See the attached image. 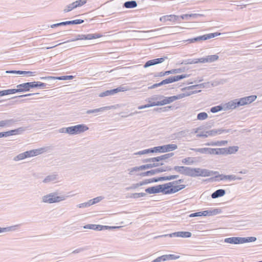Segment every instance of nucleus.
I'll return each mask as SVG.
<instances>
[{
	"label": "nucleus",
	"mask_w": 262,
	"mask_h": 262,
	"mask_svg": "<svg viewBox=\"0 0 262 262\" xmlns=\"http://www.w3.org/2000/svg\"><path fill=\"white\" fill-rule=\"evenodd\" d=\"M76 8V6H75L74 3H72L68 5L67 6L66 9H64L63 11L64 12H69V11H71V10H72L73 9H74V8Z\"/></svg>",
	"instance_id": "obj_46"
},
{
	"label": "nucleus",
	"mask_w": 262,
	"mask_h": 262,
	"mask_svg": "<svg viewBox=\"0 0 262 262\" xmlns=\"http://www.w3.org/2000/svg\"><path fill=\"white\" fill-rule=\"evenodd\" d=\"M179 16L176 15H165L160 17V20L161 21L165 22L166 21H176L178 20Z\"/></svg>",
	"instance_id": "obj_24"
},
{
	"label": "nucleus",
	"mask_w": 262,
	"mask_h": 262,
	"mask_svg": "<svg viewBox=\"0 0 262 262\" xmlns=\"http://www.w3.org/2000/svg\"><path fill=\"white\" fill-rule=\"evenodd\" d=\"M219 56L217 55H209L205 57L200 58V63L212 62L219 59Z\"/></svg>",
	"instance_id": "obj_22"
},
{
	"label": "nucleus",
	"mask_w": 262,
	"mask_h": 262,
	"mask_svg": "<svg viewBox=\"0 0 262 262\" xmlns=\"http://www.w3.org/2000/svg\"><path fill=\"white\" fill-rule=\"evenodd\" d=\"M165 256L167 257L166 260H170V259H176L179 257V256H176L174 254H168V255H165Z\"/></svg>",
	"instance_id": "obj_60"
},
{
	"label": "nucleus",
	"mask_w": 262,
	"mask_h": 262,
	"mask_svg": "<svg viewBox=\"0 0 262 262\" xmlns=\"http://www.w3.org/2000/svg\"><path fill=\"white\" fill-rule=\"evenodd\" d=\"M59 133H68L70 134V128L68 127H62L59 129Z\"/></svg>",
	"instance_id": "obj_55"
},
{
	"label": "nucleus",
	"mask_w": 262,
	"mask_h": 262,
	"mask_svg": "<svg viewBox=\"0 0 262 262\" xmlns=\"http://www.w3.org/2000/svg\"><path fill=\"white\" fill-rule=\"evenodd\" d=\"M191 233L188 231H179L176 232L169 234V236L172 237H190L191 236Z\"/></svg>",
	"instance_id": "obj_19"
},
{
	"label": "nucleus",
	"mask_w": 262,
	"mask_h": 262,
	"mask_svg": "<svg viewBox=\"0 0 262 262\" xmlns=\"http://www.w3.org/2000/svg\"><path fill=\"white\" fill-rule=\"evenodd\" d=\"M159 83H160V84L161 86L162 85L172 83V78L171 77H169L168 78L162 80L161 82H160Z\"/></svg>",
	"instance_id": "obj_54"
},
{
	"label": "nucleus",
	"mask_w": 262,
	"mask_h": 262,
	"mask_svg": "<svg viewBox=\"0 0 262 262\" xmlns=\"http://www.w3.org/2000/svg\"><path fill=\"white\" fill-rule=\"evenodd\" d=\"M170 187V183H166L163 185H159L146 188L145 191L149 194H155L162 192L165 194L166 189Z\"/></svg>",
	"instance_id": "obj_6"
},
{
	"label": "nucleus",
	"mask_w": 262,
	"mask_h": 262,
	"mask_svg": "<svg viewBox=\"0 0 262 262\" xmlns=\"http://www.w3.org/2000/svg\"><path fill=\"white\" fill-rule=\"evenodd\" d=\"M217 213H219L218 209H214L213 211L206 210V211H202L201 214H202V215L206 216L207 215H212V214H216Z\"/></svg>",
	"instance_id": "obj_38"
},
{
	"label": "nucleus",
	"mask_w": 262,
	"mask_h": 262,
	"mask_svg": "<svg viewBox=\"0 0 262 262\" xmlns=\"http://www.w3.org/2000/svg\"><path fill=\"white\" fill-rule=\"evenodd\" d=\"M222 110H223V107H222V106L217 105V106H213V107H211L210 109V111H211V112H212L213 113H215L219 111H222Z\"/></svg>",
	"instance_id": "obj_47"
},
{
	"label": "nucleus",
	"mask_w": 262,
	"mask_h": 262,
	"mask_svg": "<svg viewBox=\"0 0 262 262\" xmlns=\"http://www.w3.org/2000/svg\"><path fill=\"white\" fill-rule=\"evenodd\" d=\"M84 22V20L82 19H76L73 20H70V21H63L57 24H55L53 25H52L51 26V27L53 28L57 27H59L60 26H64L67 25H77V24H80Z\"/></svg>",
	"instance_id": "obj_16"
},
{
	"label": "nucleus",
	"mask_w": 262,
	"mask_h": 262,
	"mask_svg": "<svg viewBox=\"0 0 262 262\" xmlns=\"http://www.w3.org/2000/svg\"><path fill=\"white\" fill-rule=\"evenodd\" d=\"M137 6V3L135 1H127L123 4V7L126 8H134Z\"/></svg>",
	"instance_id": "obj_32"
},
{
	"label": "nucleus",
	"mask_w": 262,
	"mask_h": 262,
	"mask_svg": "<svg viewBox=\"0 0 262 262\" xmlns=\"http://www.w3.org/2000/svg\"><path fill=\"white\" fill-rule=\"evenodd\" d=\"M238 147L237 146H230L229 147H226V155H231L236 153L238 150Z\"/></svg>",
	"instance_id": "obj_30"
},
{
	"label": "nucleus",
	"mask_w": 262,
	"mask_h": 262,
	"mask_svg": "<svg viewBox=\"0 0 262 262\" xmlns=\"http://www.w3.org/2000/svg\"><path fill=\"white\" fill-rule=\"evenodd\" d=\"M34 72L19 71L18 74H23L27 76H33L34 75Z\"/></svg>",
	"instance_id": "obj_51"
},
{
	"label": "nucleus",
	"mask_w": 262,
	"mask_h": 262,
	"mask_svg": "<svg viewBox=\"0 0 262 262\" xmlns=\"http://www.w3.org/2000/svg\"><path fill=\"white\" fill-rule=\"evenodd\" d=\"M189 77V75H187V74H183V75H177V76H172V77H171V78H172V82H176V81H178L180 80H181L183 78H187Z\"/></svg>",
	"instance_id": "obj_35"
},
{
	"label": "nucleus",
	"mask_w": 262,
	"mask_h": 262,
	"mask_svg": "<svg viewBox=\"0 0 262 262\" xmlns=\"http://www.w3.org/2000/svg\"><path fill=\"white\" fill-rule=\"evenodd\" d=\"M208 136H209V135L207 133V131L203 132H202L201 133H200V134H198L196 135L197 137L207 138Z\"/></svg>",
	"instance_id": "obj_62"
},
{
	"label": "nucleus",
	"mask_w": 262,
	"mask_h": 262,
	"mask_svg": "<svg viewBox=\"0 0 262 262\" xmlns=\"http://www.w3.org/2000/svg\"><path fill=\"white\" fill-rule=\"evenodd\" d=\"M156 174V169H152L146 172H142L140 174H137V175L140 176L141 177H145L148 176H152Z\"/></svg>",
	"instance_id": "obj_34"
},
{
	"label": "nucleus",
	"mask_w": 262,
	"mask_h": 262,
	"mask_svg": "<svg viewBox=\"0 0 262 262\" xmlns=\"http://www.w3.org/2000/svg\"><path fill=\"white\" fill-rule=\"evenodd\" d=\"M19 226H20L19 225H16L7 227H4V228L0 227V233L7 232H10V231H15L18 229V228L19 227Z\"/></svg>",
	"instance_id": "obj_27"
},
{
	"label": "nucleus",
	"mask_w": 262,
	"mask_h": 262,
	"mask_svg": "<svg viewBox=\"0 0 262 262\" xmlns=\"http://www.w3.org/2000/svg\"><path fill=\"white\" fill-rule=\"evenodd\" d=\"M208 114L205 112H202L198 114L197 119L199 120H204L208 118Z\"/></svg>",
	"instance_id": "obj_40"
},
{
	"label": "nucleus",
	"mask_w": 262,
	"mask_h": 262,
	"mask_svg": "<svg viewBox=\"0 0 262 262\" xmlns=\"http://www.w3.org/2000/svg\"><path fill=\"white\" fill-rule=\"evenodd\" d=\"M179 177L178 175H171L169 176L164 177V181H170L173 179H177Z\"/></svg>",
	"instance_id": "obj_58"
},
{
	"label": "nucleus",
	"mask_w": 262,
	"mask_h": 262,
	"mask_svg": "<svg viewBox=\"0 0 262 262\" xmlns=\"http://www.w3.org/2000/svg\"><path fill=\"white\" fill-rule=\"evenodd\" d=\"M57 179V176L55 174L50 175L46 177L43 180L44 183H49L51 181H55Z\"/></svg>",
	"instance_id": "obj_36"
},
{
	"label": "nucleus",
	"mask_w": 262,
	"mask_h": 262,
	"mask_svg": "<svg viewBox=\"0 0 262 262\" xmlns=\"http://www.w3.org/2000/svg\"><path fill=\"white\" fill-rule=\"evenodd\" d=\"M196 172H194V175L193 177L202 176V177H208L213 175V174H215L218 173L217 171H211L207 169H201L198 168H194Z\"/></svg>",
	"instance_id": "obj_12"
},
{
	"label": "nucleus",
	"mask_w": 262,
	"mask_h": 262,
	"mask_svg": "<svg viewBox=\"0 0 262 262\" xmlns=\"http://www.w3.org/2000/svg\"><path fill=\"white\" fill-rule=\"evenodd\" d=\"M228 141L226 140L217 141H211L205 144L206 146H225L227 145Z\"/></svg>",
	"instance_id": "obj_25"
},
{
	"label": "nucleus",
	"mask_w": 262,
	"mask_h": 262,
	"mask_svg": "<svg viewBox=\"0 0 262 262\" xmlns=\"http://www.w3.org/2000/svg\"><path fill=\"white\" fill-rule=\"evenodd\" d=\"M25 130V128L24 127H21L17 129L9 130L10 132V135H16L19 134V132H22Z\"/></svg>",
	"instance_id": "obj_45"
},
{
	"label": "nucleus",
	"mask_w": 262,
	"mask_h": 262,
	"mask_svg": "<svg viewBox=\"0 0 262 262\" xmlns=\"http://www.w3.org/2000/svg\"><path fill=\"white\" fill-rule=\"evenodd\" d=\"M102 35L99 33L89 34H78L75 38L70 40V41H75L78 40H91L93 39L101 37Z\"/></svg>",
	"instance_id": "obj_9"
},
{
	"label": "nucleus",
	"mask_w": 262,
	"mask_h": 262,
	"mask_svg": "<svg viewBox=\"0 0 262 262\" xmlns=\"http://www.w3.org/2000/svg\"><path fill=\"white\" fill-rule=\"evenodd\" d=\"M192 150H193L195 152H198L202 154H207V147L204 148H191Z\"/></svg>",
	"instance_id": "obj_44"
},
{
	"label": "nucleus",
	"mask_w": 262,
	"mask_h": 262,
	"mask_svg": "<svg viewBox=\"0 0 262 262\" xmlns=\"http://www.w3.org/2000/svg\"><path fill=\"white\" fill-rule=\"evenodd\" d=\"M256 98L257 96L256 95H251L238 99V104H239V106H243L250 104L251 103L254 101Z\"/></svg>",
	"instance_id": "obj_13"
},
{
	"label": "nucleus",
	"mask_w": 262,
	"mask_h": 262,
	"mask_svg": "<svg viewBox=\"0 0 262 262\" xmlns=\"http://www.w3.org/2000/svg\"><path fill=\"white\" fill-rule=\"evenodd\" d=\"M173 169L181 174L192 177H194V172H196L194 168L186 166H176L173 168Z\"/></svg>",
	"instance_id": "obj_7"
},
{
	"label": "nucleus",
	"mask_w": 262,
	"mask_h": 262,
	"mask_svg": "<svg viewBox=\"0 0 262 262\" xmlns=\"http://www.w3.org/2000/svg\"><path fill=\"white\" fill-rule=\"evenodd\" d=\"M103 199V197L100 196L96 197L93 199L89 200V203L90 204V205H92L93 204H95L96 203H97L99 202H100L102 199Z\"/></svg>",
	"instance_id": "obj_42"
},
{
	"label": "nucleus",
	"mask_w": 262,
	"mask_h": 262,
	"mask_svg": "<svg viewBox=\"0 0 262 262\" xmlns=\"http://www.w3.org/2000/svg\"><path fill=\"white\" fill-rule=\"evenodd\" d=\"M67 197L64 195H58L57 192H52L43 196L41 199L43 203L52 204L64 201Z\"/></svg>",
	"instance_id": "obj_3"
},
{
	"label": "nucleus",
	"mask_w": 262,
	"mask_h": 262,
	"mask_svg": "<svg viewBox=\"0 0 262 262\" xmlns=\"http://www.w3.org/2000/svg\"><path fill=\"white\" fill-rule=\"evenodd\" d=\"M178 146L176 144H167L163 146L155 147L152 148L144 149L134 154L135 155H141L153 152H166L172 151L177 149Z\"/></svg>",
	"instance_id": "obj_1"
},
{
	"label": "nucleus",
	"mask_w": 262,
	"mask_h": 262,
	"mask_svg": "<svg viewBox=\"0 0 262 262\" xmlns=\"http://www.w3.org/2000/svg\"><path fill=\"white\" fill-rule=\"evenodd\" d=\"M167 257L165 256V255H163L162 256H159L152 260L151 262H161L167 261L166 260Z\"/></svg>",
	"instance_id": "obj_48"
},
{
	"label": "nucleus",
	"mask_w": 262,
	"mask_h": 262,
	"mask_svg": "<svg viewBox=\"0 0 262 262\" xmlns=\"http://www.w3.org/2000/svg\"><path fill=\"white\" fill-rule=\"evenodd\" d=\"M44 151V148H42L27 151L23 153L19 154L17 156L15 157L13 160L15 161L21 160L28 157L37 156L42 153Z\"/></svg>",
	"instance_id": "obj_5"
},
{
	"label": "nucleus",
	"mask_w": 262,
	"mask_h": 262,
	"mask_svg": "<svg viewBox=\"0 0 262 262\" xmlns=\"http://www.w3.org/2000/svg\"><path fill=\"white\" fill-rule=\"evenodd\" d=\"M238 106H239V105L238 104V99H236L226 103L224 105V109L225 110H233Z\"/></svg>",
	"instance_id": "obj_21"
},
{
	"label": "nucleus",
	"mask_w": 262,
	"mask_h": 262,
	"mask_svg": "<svg viewBox=\"0 0 262 262\" xmlns=\"http://www.w3.org/2000/svg\"><path fill=\"white\" fill-rule=\"evenodd\" d=\"M207 154L215 155V148L207 147Z\"/></svg>",
	"instance_id": "obj_63"
},
{
	"label": "nucleus",
	"mask_w": 262,
	"mask_h": 262,
	"mask_svg": "<svg viewBox=\"0 0 262 262\" xmlns=\"http://www.w3.org/2000/svg\"><path fill=\"white\" fill-rule=\"evenodd\" d=\"M89 201L78 204L77 207L78 208H85L90 206Z\"/></svg>",
	"instance_id": "obj_61"
},
{
	"label": "nucleus",
	"mask_w": 262,
	"mask_h": 262,
	"mask_svg": "<svg viewBox=\"0 0 262 262\" xmlns=\"http://www.w3.org/2000/svg\"><path fill=\"white\" fill-rule=\"evenodd\" d=\"M113 108H115V106H114V105L106 106L100 107L98 108L88 110V111H86V113L88 114H94V113L96 114V113H98L103 112L104 111L111 110Z\"/></svg>",
	"instance_id": "obj_17"
},
{
	"label": "nucleus",
	"mask_w": 262,
	"mask_h": 262,
	"mask_svg": "<svg viewBox=\"0 0 262 262\" xmlns=\"http://www.w3.org/2000/svg\"><path fill=\"white\" fill-rule=\"evenodd\" d=\"M225 180L234 181V180H241L242 178L241 177H237L235 175H225L224 177Z\"/></svg>",
	"instance_id": "obj_33"
},
{
	"label": "nucleus",
	"mask_w": 262,
	"mask_h": 262,
	"mask_svg": "<svg viewBox=\"0 0 262 262\" xmlns=\"http://www.w3.org/2000/svg\"><path fill=\"white\" fill-rule=\"evenodd\" d=\"M146 195V194L144 192L141 193H135L133 194V197L134 198H139L140 197H143Z\"/></svg>",
	"instance_id": "obj_59"
},
{
	"label": "nucleus",
	"mask_w": 262,
	"mask_h": 262,
	"mask_svg": "<svg viewBox=\"0 0 262 262\" xmlns=\"http://www.w3.org/2000/svg\"><path fill=\"white\" fill-rule=\"evenodd\" d=\"M200 58H195V59H188L183 60L181 64H195L199 62H200Z\"/></svg>",
	"instance_id": "obj_31"
},
{
	"label": "nucleus",
	"mask_w": 262,
	"mask_h": 262,
	"mask_svg": "<svg viewBox=\"0 0 262 262\" xmlns=\"http://www.w3.org/2000/svg\"><path fill=\"white\" fill-rule=\"evenodd\" d=\"M36 88L39 87L41 89H47V84L40 81H34Z\"/></svg>",
	"instance_id": "obj_49"
},
{
	"label": "nucleus",
	"mask_w": 262,
	"mask_h": 262,
	"mask_svg": "<svg viewBox=\"0 0 262 262\" xmlns=\"http://www.w3.org/2000/svg\"><path fill=\"white\" fill-rule=\"evenodd\" d=\"M119 227H115V226H103L100 225H95V230L101 231L102 230H107L110 229H116L119 228Z\"/></svg>",
	"instance_id": "obj_29"
},
{
	"label": "nucleus",
	"mask_w": 262,
	"mask_h": 262,
	"mask_svg": "<svg viewBox=\"0 0 262 262\" xmlns=\"http://www.w3.org/2000/svg\"><path fill=\"white\" fill-rule=\"evenodd\" d=\"M185 185H176L173 186V185L166 189V192H165V194H171V193H174L178 191H179L180 190H182L185 188Z\"/></svg>",
	"instance_id": "obj_20"
},
{
	"label": "nucleus",
	"mask_w": 262,
	"mask_h": 262,
	"mask_svg": "<svg viewBox=\"0 0 262 262\" xmlns=\"http://www.w3.org/2000/svg\"><path fill=\"white\" fill-rule=\"evenodd\" d=\"M167 59V56H164L159 58H156L147 61L144 65V68H147L149 67L154 66L159 63H161L165 61V59Z\"/></svg>",
	"instance_id": "obj_15"
},
{
	"label": "nucleus",
	"mask_w": 262,
	"mask_h": 262,
	"mask_svg": "<svg viewBox=\"0 0 262 262\" xmlns=\"http://www.w3.org/2000/svg\"><path fill=\"white\" fill-rule=\"evenodd\" d=\"M226 193V191L224 189H220L215 191L211 194V198L212 199H216L219 197L224 196Z\"/></svg>",
	"instance_id": "obj_26"
},
{
	"label": "nucleus",
	"mask_w": 262,
	"mask_h": 262,
	"mask_svg": "<svg viewBox=\"0 0 262 262\" xmlns=\"http://www.w3.org/2000/svg\"><path fill=\"white\" fill-rule=\"evenodd\" d=\"M152 167H153V165L151 163L147 164L145 165H143L140 166V168H141L140 169H141V170L151 168Z\"/></svg>",
	"instance_id": "obj_57"
},
{
	"label": "nucleus",
	"mask_w": 262,
	"mask_h": 262,
	"mask_svg": "<svg viewBox=\"0 0 262 262\" xmlns=\"http://www.w3.org/2000/svg\"><path fill=\"white\" fill-rule=\"evenodd\" d=\"M231 129H226L223 128L213 129L207 131V133L209 136H214L216 135H220L222 134H226L230 132Z\"/></svg>",
	"instance_id": "obj_18"
},
{
	"label": "nucleus",
	"mask_w": 262,
	"mask_h": 262,
	"mask_svg": "<svg viewBox=\"0 0 262 262\" xmlns=\"http://www.w3.org/2000/svg\"><path fill=\"white\" fill-rule=\"evenodd\" d=\"M217 173V175H216L214 177L215 179H219L220 180H221V181L225 180L224 177H225V175L223 174H219V172Z\"/></svg>",
	"instance_id": "obj_64"
},
{
	"label": "nucleus",
	"mask_w": 262,
	"mask_h": 262,
	"mask_svg": "<svg viewBox=\"0 0 262 262\" xmlns=\"http://www.w3.org/2000/svg\"><path fill=\"white\" fill-rule=\"evenodd\" d=\"M70 135L78 134L89 129V127L84 124L70 126Z\"/></svg>",
	"instance_id": "obj_11"
},
{
	"label": "nucleus",
	"mask_w": 262,
	"mask_h": 262,
	"mask_svg": "<svg viewBox=\"0 0 262 262\" xmlns=\"http://www.w3.org/2000/svg\"><path fill=\"white\" fill-rule=\"evenodd\" d=\"M221 34L220 33H218V32L209 33V34H205L202 36H198L196 37H194V38H193L191 39H189L187 40V41H189V42L201 41L202 40H206L207 39L214 38L215 37L220 35Z\"/></svg>",
	"instance_id": "obj_8"
},
{
	"label": "nucleus",
	"mask_w": 262,
	"mask_h": 262,
	"mask_svg": "<svg viewBox=\"0 0 262 262\" xmlns=\"http://www.w3.org/2000/svg\"><path fill=\"white\" fill-rule=\"evenodd\" d=\"M182 162L184 164L190 165L194 163V160H193L192 158L188 157V158L183 159L182 160Z\"/></svg>",
	"instance_id": "obj_43"
},
{
	"label": "nucleus",
	"mask_w": 262,
	"mask_h": 262,
	"mask_svg": "<svg viewBox=\"0 0 262 262\" xmlns=\"http://www.w3.org/2000/svg\"><path fill=\"white\" fill-rule=\"evenodd\" d=\"M174 154L172 152L166 154L159 157H155V160L156 162H159L162 160H166V159L172 157Z\"/></svg>",
	"instance_id": "obj_28"
},
{
	"label": "nucleus",
	"mask_w": 262,
	"mask_h": 262,
	"mask_svg": "<svg viewBox=\"0 0 262 262\" xmlns=\"http://www.w3.org/2000/svg\"><path fill=\"white\" fill-rule=\"evenodd\" d=\"M185 71V68H179L176 69H172L169 71H167V74H177V73H180L181 72H183Z\"/></svg>",
	"instance_id": "obj_39"
},
{
	"label": "nucleus",
	"mask_w": 262,
	"mask_h": 262,
	"mask_svg": "<svg viewBox=\"0 0 262 262\" xmlns=\"http://www.w3.org/2000/svg\"><path fill=\"white\" fill-rule=\"evenodd\" d=\"M18 120L13 119L2 120L0 121V127H9L15 124Z\"/></svg>",
	"instance_id": "obj_23"
},
{
	"label": "nucleus",
	"mask_w": 262,
	"mask_h": 262,
	"mask_svg": "<svg viewBox=\"0 0 262 262\" xmlns=\"http://www.w3.org/2000/svg\"><path fill=\"white\" fill-rule=\"evenodd\" d=\"M77 7L82 6L86 3V0H78L74 2Z\"/></svg>",
	"instance_id": "obj_50"
},
{
	"label": "nucleus",
	"mask_w": 262,
	"mask_h": 262,
	"mask_svg": "<svg viewBox=\"0 0 262 262\" xmlns=\"http://www.w3.org/2000/svg\"><path fill=\"white\" fill-rule=\"evenodd\" d=\"M73 76L72 75L64 76L61 77H56V79L58 80H71L73 78Z\"/></svg>",
	"instance_id": "obj_56"
},
{
	"label": "nucleus",
	"mask_w": 262,
	"mask_h": 262,
	"mask_svg": "<svg viewBox=\"0 0 262 262\" xmlns=\"http://www.w3.org/2000/svg\"><path fill=\"white\" fill-rule=\"evenodd\" d=\"M157 106L156 102H153L151 103L150 104H145L144 105L139 106L138 107V108L139 110H142L143 108L149 107L151 106Z\"/></svg>",
	"instance_id": "obj_52"
},
{
	"label": "nucleus",
	"mask_w": 262,
	"mask_h": 262,
	"mask_svg": "<svg viewBox=\"0 0 262 262\" xmlns=\"http://www.w3.org/2000/svg\"><path fill=\"white\" fill-rule=\"evenodd\" d=\"M256 238L254 236L241 237H232L226 238L224 241L225 243L233 244H244L246 243H250L255 242Z\"/></svg>",
	"instance_id": "obj_4"
},
{
	"label": "nucleus",
	"mask_w": 262,
	"mask_h": 262,
	"mask_svg": "<svg viewBox=\"0 0 262 262\" xmlns=\"http://www.w3.org/2000/svg\"><path fill=\"white\" fill-rule=\"evenodd\" d=\"M215 155H226V147L215 148Z\"/></svg>",
	"instance_id": "obj_37"
},
{
	"label": "nucleus",
	"mask_w": 262,
	"mask_h": 262,
	"mask_svg": "<svg viewBox=\"0 0 262 262\" xmlns=\"http://www.w3.org/2000/svg\"><path fill=\"white\" fill-rule=\"evenodd\" d=\"M140 168V166L138 167L136 166L129 168L128 169V171H129L128 174L131 176L134 175L135 174V172L141 170Z\"/></svg>",
	"instance_id": "obj_41"
},
{
	"label": "nucleus",
	"mask_w": 262,
	"mask_h": 262,
	"mask_svg": "<svg viewBox=\"0 0 262 262\" xmlns=\"http://www.w3.org/2000/svg\"><path fill=\"white\" fill-rule=\"evenodd\" d=\"M17 88H19L21 91L20 92H27L29 91L31 89L36 88L35 85V82H26L23 84H18L16 86Z\"/></svg>",
	"instance_id": "obj_14"
},
{
	"label": "nucleus",
	"mask_w": 262,
	"mask_h": 262,
	"mask_svg": "<svg viewBox=\"0 0 262 262\" xmlns=\"http://www.w3.org/2000/svg\"><path fill=\"white\" fill-rule=\"evenodd\" d=\"M196 92V91H191L189 92H186L185 93L180 94L176 96L164 97V99L160 101L156 102V105L157 106H160L169 104L176 100L182 99L185 97L188 96L192 94H195Z\"/></svg>",
	"instance_id": "obj_2"
},
{
	"label": "nucleus",
	"mask_w": 262,
	"mask_h": 262,
	"mask_svg": "<svg viewBox=\"0 0 262 262\" xmlns=\"http://www.w3.org/2000/svg\"><path fill=\"white\" fill-rule=\"evenodd\" d=\"M6 90L7 95L14 94L17 92H20V91H21V90H20L19 88H17L16 89H9V90Z\"/></svg>",
	"instance_id": "obj_53"
},
{
	"label": "nucleus",
	"mask_w": 262,
	"mask_h": 262,
	"mask_svg": "<svg viewBox=\"0 0 262 262\" xmlns=\"http://www.w3.org/2000/svg\"><path fill=\"white\" fill-rule=\"evenodd\" d=\"M128 90L126 86H119L116 89L107 90L99 94L100 97H103L107 96L113 95L120 92H124Z\"/></svg>",
	"instance_id": "obj_10"
}]
</instances>
